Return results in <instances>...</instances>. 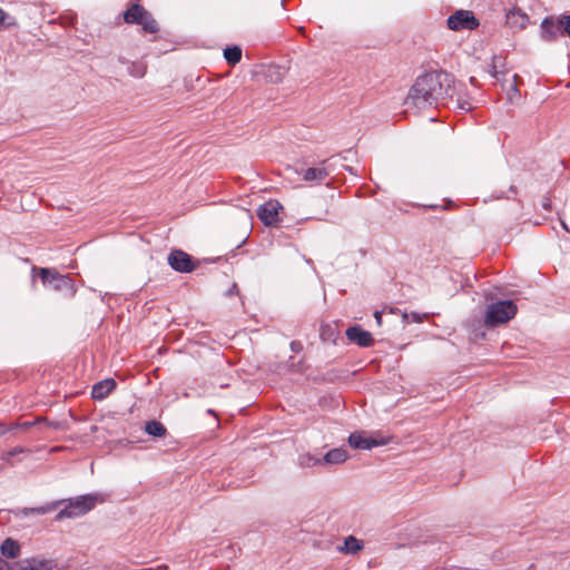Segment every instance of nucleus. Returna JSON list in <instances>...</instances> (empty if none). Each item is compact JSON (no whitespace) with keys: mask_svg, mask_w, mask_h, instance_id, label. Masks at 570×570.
Returning a JSON list of instances; mask_svg holds the SVG:
<instances>
[{"mask_svg":"<svg viewBox=\"0 0 570 570\" xmlns=\"http://www.w3.org/2000/svg\"><path fill=\"white\" fill-rule=\"evenodd\" d=\"M454 78L443 70H432L419 76L405 98L407 108L423 110L452 96Z\"/></svg>","mask_w":570,"mask_h":570,"instance_id":"obj_1","label":"nucleus"},{"mask_svg":"<svg viewBox=\"0 0 570 570\" xmlns=\"http://www.w3.org/2000/svg\"><path fill=\"white\" fill-rule=\"evenodd\" d=\"M45 286L52 291L60 292L66 298H72L77 293V287L72 278L68 275H62L56 269L47 267H33Z\"/></svg>","mask_w":570,"mask_h":570,"instance_id":"obj_2","label":"nucleus"},{"mask_svg":"<svg viewBox=\"0 0 570 570\" xmlns=\"http://www.w3.org/2000/svg\"><path fill=\"white\" fill-rule=\"evenodd\" d=\"M518 313V307L512 301H499L487 306L484 313V325L497 327L507 324Z\"/></svg>","mask_w":570,"mask_h":570,"instance_id":"obj_3","label":"nucleus"},{"mask_svg":"<svg viewBox=\"0 0 570 570\" xmlns=\"http://www.w3.org/2000/svg\"><path fill=\"white\" fill-rule=\"evenodd\" d=\"M98 502V495L86 494L68 500L67 505L56 515L57 521L73 519L91 511Z\"/></svg>","mask_w":570,"mask_h":570,"instance_id":"obj_4","label":"nucleus"},{"mask_svg":"<svg viewBox=\"0 0 570 570\" xmlns=\"http://www.w3.org/2000/svg\"><path fill=\"white\" fill-rule=\"evenodd\" d=\"M124 20L129 24H140L144 32L157 33L158 22L142 6L134 3L124 12Z\"/></svg>","mask_w":570,"mask_h":570,"instance_id":"obj_5","label":"nucleus"},{"mask_svg":"<svg viewBox=\"0 0 570 570\" xmlns=\"http://www.w3.org/2000/svg\"><path fill=\"white\" fill-rule=\"evenodd\" d=\"M568 35L570 37V16L563 14L554 20L553 17H547L541 23V37L546 41L554 40L558 35Z\"/></svg>","mask_w":570,"mask_h":570,"instance_id":"obj_6","label":"nucleus"},{"mask_svg":"<svg viewBox=\"0 0 570 570\" xmlns=\"http://www.w3.org/2000/svg\"><path fill=\"white\" fill-rule=\"evenodd\" d=\"M446 26L453 31L474 30L480 21L471 10L460 9L448 18Z\"/></svg>","mask_w":570,"mask_h":570,"instance_id":"obj_7","label":"nucleus"},{"mask_svg":"<svg viewBox=\"0 0 570 570\" xmlns=\"http://www.w3.org/2000/svg\"><path fill=\"white\" fill-rule=\"evenodd\" d=\"M169 266L179 273H190L196 268L191 256L184 250L174 249L168 255Z\"/></svg>","mask_w":570,"mask_h":570,"instance_id":"obj_8","label":"nucleus"},{"mask_svg":"<svg viewBox=\"0 0 570 570\" xmlns=\"http://www.w3.org/2000/svg\"><path fill=\"white\" fill-rule=\"evenodd\" d=\"M281 209L283 206L277 200H268L258 208L257 215L266 226H271L278 222Z\"/></svg>","mask_w":570,"mask_h":570,"instance_id":"obj_9","label":"nucleus"},{"mask_svg":"<svg viewBox=\"0 0 570 570\" xmlns=\"http://www.w3.org/2000/svg\"><path fill=\"white\" fill-rule=\"evenodd\" d=\"M16 570H58V566L53 560L29 558L17 562Z\"/></svg>","mask_w":570,"mask_h":570,"instance_id":"obj_10","label":"nucleus"},{"mask_svg":"<svg viewBox=\"0 0 570 570\" xmlns=\"http://www.w3.org/2000/svg\"><path fill=\"white\" fill-rule=\"evenodd\" d=\"M345 335L348 341L355 343L361 347H370L374 344V338L368 331L363 330L361 326L355 325L346 330Z\"/></svg>","mask_w":570,"mask_h":570,"instance_id":"obj_11","label":"nucleus"},{"mask_svg":"<svg viewBox=\"0 0 570 570\" xmlns=\"http://www.w3.org/2000/svg\"><path fill=\"white\" fill-rule=\"evenodd\" d=\"M530 19L529 16L520 9L513 8L505 14L507 24L517 31L525 29Z\"/></svg>","mask_w":570,"mask_h":570,"instance_id":"obj_12","label":"nucleus"},{"mask_svg":"<svg viewBox=\"0 0 570 570\" xmlns=\"http://www.w3.org/2000/svg\"><path fill=\"white\" fill-rule=\"evenodd\" d=\"M325 164L326 160H323L320 164V166L305 169L302 173L303 179L309 183H322L323 180H325L330 175V171Z\"/></svg>","mask_w":570,"mask_h":570,"instance_id":"obj_13","label":"nucleus"},{"mask_svg":"<svg viewBox=\"0 0 570 570\" xmlns=\"http://www.w3.org/2000/svg\"><path fill=\"white\" fill-rule=\"evenodd\" d=\"M117 384L112 379H106L104 381L97 382L91 390V397L94 400H104L106 399L115 389Z\"/></svg>","mask_w":570,"mask_h":570,"instance_id":"obj_14","label":"nucleus"},{"mask_svg":"<svg viewBox=\"0 0 570 570\" xmlns=\"http://www.w3.org/2000/svg\"><path fill=\"white\" fill-rule=\"evenodd\" d=\"M348 443L354 449H364V450H370L373 446H377L381 444V442H379L374 439L364 438L362 434H358V433H352L348 438Z\"/></svg>","mask_w":570,"mask_h":570,"instance_id":"obj_15","label":"nucleus"},{"mask_svg":"<svg viewBox=\"0 0 570 570\" xmlns=\"http://www.w3.org/2000/svg\"><path fill=\"white\" fill-rule=\"evenodd\" d=\"M0 552L6 558L14 559L20 556L21 548L16 540L7 538L0 546Z\"/></svg>","mask_w":570,"mask_h":570,"instance_id":"obj_16","label":"nucleus"},{"mask_svg":"<svg viewBox=\"0 0 570 570\" xmlns=\"http://www.w3.org/2000/svg\"><path fill=\"white\" fill-rule=\"evenodd\" d=\"M363 549V542L353 535H348L344 541V547L341 549L345 553L355 554Z\"/></svg>","mask_w":570,"mask_h":570,"instance_id":"obj_17","label":"nucleus"},{"mask_svg":"<svg viewBox=\"0 0 570 570\" xmlns=\"http://www.w3.org/2000/svg\"><path fill=\"white\" fill-rule=\"evenodd\" d=\"M347 459L346 451L343 449H333L324 455L326 463H342Z\"/></svg>","mask_w":570,"mask_h":570,"instance_id":"obj_18","label":"nucleus"},{"mask_svg":"<svg viewBox=\"0 0 570 570\" xmlns=\"http://www.w3.org/2000/svg\"><path fill=\"white\" fill-rule=\"evenodd\" d=\"M145 431L153 436L164 438L167 433L166 428L158 421H150L146 424Z\"/></svg>","mask_w":570,"mask_h":570,"instance_id":"obj_19","label":"nucleus"},{"mask_svg":"<svg viewBox=\"0 0 570 570\" xmlns=\"http://www.w3.org/2000/svg\"><path fill=\"white\" fill-rule=\"evenodd\" d=\"M224 58L229 65H236L242 59V49L238 46L228 47L224 50Z\"/></svg>","mask_w":570,"mask_h":570,"instance_id":"obj_20","label":"nucleus"},{"mask_svg":"<svg viewBox=\"0 0 570 570\" xmlns=\"http://www.w3.org/2000/svg\"><path fill=\"white\" fill-rule=\"evenodd\" d=\"M505 66V58L502 56H494L491 62V75L494 78H499V75H503V68Z\"/></svg>","mask_w":570,"mask_h":570,"instance_id":"obj_21","label":"nucleus"},{"mask_svg":"<svg viewBox=\"0 0 570 570\" xmlns=\"http://www.w3.org/2000/svg\"><path fill=\"white\" fill-rule=\"evenodd\" d=\"M147 66L144 62H132L129 67V73L135 78H142L146 75Z\"/></svg>","mask_w":570,"mask_h":570,"instance_id":"obj_22","label":"nucleus"},{"mask_svg":"<svg viewBox=\"0 0 570 570\" xmlns=\"http://www.w3.org/2000/svg\"><path fill=\"white\" fill-rule=\"evenodd\" d=\"M59 503L60 502H55V503H48L46 505L32 508V509H30V512L37 513V514H46L48 512L53 511Z\"/></svg>","mask_w":570,"mask_h":570,"instance_id":"obj_23","label":"nucleus"},{"mask_svg":"<svg viewBox=\"0 0 570 570\" xmlns=\"http://www.w3.org/2000/svg\"><path fill=\"white\" fill-rule=\"evenodd\" d=\"M11 566L8 561L0 557V570H10Z\"/></svg>","mask_w":570,"mask_h":570,"instance_id":"obj_24","label":"nucleus"},{"mask_svg":"<svg viewBox=\"0 0 570 570\" xmlns=\"http://www.w3.org/2000/svg\"><path fill=\"white\" fill-rule=\"evenodd\" d=\"M374 317H375V320H376V323H377L379 325H381V324H382V313H381L380 311H376V312L374 313Z\"/></svg>","mask_w":570,"mask_h":570,"instance_id":"obj_25","label":"nucleus"},{"mask_svg":"<svg viewBox=\"0 0 570 570\" xmlns=\"http://www.w3.org/2000/svg\"><path fill=\"white\" fill-rule=\"evenodd\" d=\"M459 107H460L461 109H464V110H470V109H471V105H470L468 101L460 102V104H459Z\"/></svg>","mask_w":570,"mask_h":570,"instance_id":"obj_26","label":"nucleus"},{"mask_svg":"<svg viewBox=\"0 0 570 570\" xmlns=\"http://www.w3.org/2000/svg\"><path fill=\"white\" fill-rule=\"evenodd\" d=\"M411 318L413 322H421V316L417 313H412Z\"/></svg>","mask_w":570,"mask_h":570,"instance_id":"obj_27","label":"nucleus"},{"mask_svg":"<svg viewBox=\"0 0 570 570\" xmlns=\"http://www.w3.org/2000/svg\"><path fill=\"white\" fill-rule=\"evenodd\" d=\"M32 425H33L32 422H24V423L20 424L19 426L22 428V429H29Z\"/></svg>","mask_w":570,"mask_h":570,"instance_id":"obj_28","label":"nucleus"},{"mask_svg":"<svg viewBox=\"0 0 570 570\" xmlns=\"http://www.w3.org/2000/svg\"><path fill=\"white\" fill-rule=\"evenodd\" d=\"M7 431H9V429L0 424V435L4 434Z\"/></svg>","mask_w":570,"mask_h":570,"instance_id":"obj_29","label":"nucleus"},{"mask_svg":"<svg viewBox=\"0 0 570 570\" xmlns=\"http://www.w3.org/2000/svg\"><path fill=\"white\" fill-rule=\"evenodd\" d=\"M6 13L0 9V24L4 21Z\"/></svg>","mask_w":570,"mask_h":570,"instance_id":"obj_30","label":"nucleus"},{"mask_svg":"<svg viewBox=\"0 0 570 570\" xmlns=\"http://www.w3.org/2000/svg\"><path fill=\"white\" fill-rule=\"evenodd\" d=\"M21 451H22L21 449H14L13 451L8 453V456L20 453Z\"/></svg>","mask_w":570,"mask_h":570,"instance_id":"obj_31","label":"nucleus"},{"mask_svg":"<svg viewBox=\"0 0 570 570\" xmlns=\"http://www.w3.org/2000/svg\"><path fill=\"white\" fill-rule=\"evenodd\" d=\"M513 78H514V80L517 81V80L519 79V76H518V75H514V76H513ZM513 90H514L515 92H518L517 83L513 86Z\"/></svg>","mask_w":570,"mask_h":570,"instance_id":"obj_32","label":"nucleus"},{"mask_svg":"<svg viewBox=\"0 0 570 570\" xmlns=\"http://www.w3.org/2000/svg\"><path fill=\"white\" fill-rule=\"evenodd\" d=\"M470 82H471L472 85H474V83H475V78H474V77H471V78H470Z\"/></svg>","mask_w":570,"mask_h":570,"instance_id":"obj_33","label":"nucleus"},{"mask_svg":"<svg viewBox=\"0 0 570 570\" xmlns=\"http://www.w3.org/2000/svg\"><path fill=\"white\" fill-rule=\"evenodd\" d=\"M466 570H476V569L466 568Z\"/></svg>","mask_w":570,"mask_h":570,"instance_id":"obj_34","label":"nucleus"}]
</instances>
